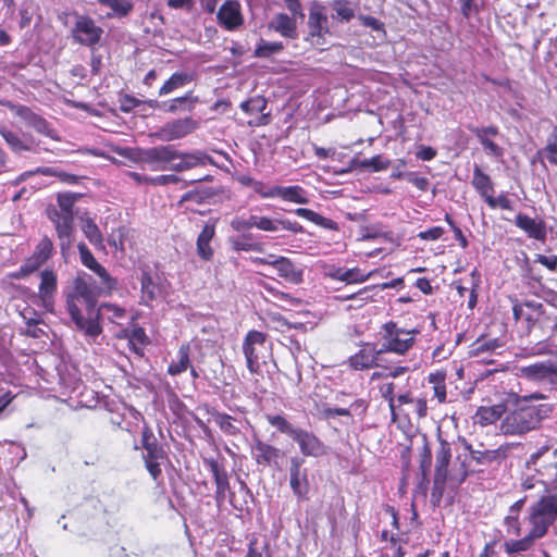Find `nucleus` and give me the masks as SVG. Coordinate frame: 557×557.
<instances>
[{"label":"nucleus","instance_id":"obj_26","mask_svg":"<svg viewBox=\"0 0 557 557\" xmlns=\"http://www.w3.org/2000/svg\"><path fill=\"white\" fill-rule=\"evenodd\" d=\"M255 228L263 232H277L278 230H286L293 234H301L305 232L304 226L297 221L288 219H272L265 215H253Z\"/></svg>","mask_w":557,"mask_h":557},{"label":"nucleus","instance_id":"obj_18","mask_svg":"<svg viewBox=\"0 0 557 557\" xmlns=\"http://www.w3.org/2000/svg\"><path fill=\"white\" fill-rule=\"evenodd\" d=\"M428 406L425 398L413 397L410 393L398 396L396 403H392V418H410L417 416L422 418L426 414Z\"/></svg>","mask_w":557,"mask_h":557},{"label":"nucleus","instance_id":"obj_25","mask_svg":"<svg viewBox=\"0 0 557 557\" xmlns=\"http://www.w3.org/2000/svg\"><path fill=\"white\" fill-rule=\"evenodd\" d=\"M216 235V220H209L205 223L196 239V252L203 262H210L214 257L212 240Z\"/></svg>","mask_w":557,"mask_h":557},{"label":"nucleus","instance_id":"obj_28","mask_svg":"<svg viewBox=\"0 0 557 557\" xmlns=\"http://www.w3.org/2000/svg\"><path fill=\"white\" fill-rule=\"evenodd\" d=\"M177 162L173 163L170 170L183 172L190 169L213 164V159L206 152L196 150L193 152H182L176 149Z\"/></svg>","mask_w":557,"mask_h":557},{"label":"nucleus","instance_id":"obj_20","mask_svg":"<svg viewBox=\"0 0 557 557\" xmlns=\"http://www.w3.org/2000/svg\"><path fill=\"white\" fill-rule=\"evenodd\" d=\"M198 126V122L190 116L176 119L160 127L154 133V137L162 141H172L191 134Z\"/></svg>","mask_w":557,"mask_h":557},{"label":"nucleus","instance_id":"obj_6","mask_svg":"<svg viewBox=\"0 0 557 557\" xmlns=\"http://www.w3.org/2000/svg\"><path fill=\"white\" fill-rule=\"evenodd\" d=\"M52 239L44 235L35 246L32 255L25 259L23 264L13 272L8 273L10 280H25L44 267L54 255Z\"/></svg>","mask_w":557,"mask_h":557},{"label":"nucleus","instance_id":"obj_35","mask_svg":"<svg viewBox=\"0 0 557 557\" xmlns=\"http://www.w3.org/2000/svg\"><path fill=\"white\" fill-rule=\"evenodd\" d=\"M176 159V149L171 145L151 147L143 152V161L149 164L173 163Z\"/></svg>","mask_w":557,"mask_h":557},{"label":"nucleus","instance_id":"obj_7","mask_svg":"<svg viewBox=\"0 0 557 557\" xmlns=\"http://www.w3.org/2000/svg\"><path fill=\"white\" fill-rule=\"evenodd\" d=\"M270 351L268 346V335L257 330H250L243 341V352L246 359V366L250 373H259L261 364L265 363V358Z\"/></svg>","mask_w":557,"mask_h":557},{"label":"nucleus","instance_id":"obj_61","mask_svg":"<svg viewBox=\"0 0 557 557\" xmlns=\"http://www.w3.org/2000/svg\"><path fill=\"white\" fill-rule=\"evenodd\" d=\"M98 309H100V315H106L111 322L116 324L126 317V310L114 304H102Z\"/></svg>","mask_w":557,"mask_h":557},{"label":"nucleus","instance_id":"obj_31","mask_svg":"<svg viewBox=\"0 0 557 557\" xmlns=\"http://www.w3.org/2000/svg\"><path fill=\"white\" fill-rule=\"evenodd\" d=\"M268 101L263 96H255L243 101L239 108L247 114L261 113L255 122L249 121L250 126H264L270 123V113H263L267 109Z\"/></svg>","mask_w":557,"mask_h":557},{"label":"nucleus","instance_id":"obj_37","mask_svg":"<svg viewBox=\"0 0 557 557\" xmlns=\"http://www.w3.org/2000/svg\"><path fill=\"white\" fill-rule=\"evenodd\" d=\"M251 453L256 462L263 467L270 466L280 455V450L276 447L261 440H256Z\"/></svg>","mask_w":557,"mask_h":557},{"label":"nucleus","instance_id":"obj_46","mask_svg":"<svg viewBox=\"0 0 557 557\" xmlns=\"http://www.w3.org/2000/svg\"><path fill=\"white\" fill-rule=\"evenodd\" d=\"M367 410V403L363 399H356L354 403L349 405V407H336L330 408L326 407L323 409V412L327 416L336 414V416H363Z\"/></svg>","mask_w":557,"mask_h":557},{"label":"nucleus","instance_id":"obj_45","mask_svg":"<svg viewBox=\"0 0 557 557\" xmlns=\"http://www.w3.org/2000/svg\"><path fill=\"white\" fill-rule=\"evenodd\" d=\"M82 231L85 237L96 248H104L103 236L99 226L96 224L94 219L87 216L82 219Z\"/></svg>","mask_w":557,"mask_h":557},{"label":"nucleus","instance_id":"obj_11","mask_svg":"<svg viewBox=\"0 0 557 557\" xmlns=\"http://www.w3.org/2000/svg\"><path fill=\"white\" fill-rule=\"evenodd\" d=\"M517 375L535 384L548 385L552 391H557V360L537 361L521 367Z\"/></svg>","mask_w":557,"mask_h":557},{"label":"nucleus","instance_id":"obj_38","mask_svg":"<svg viewBox=\"0 0 557 557\" xmlns=\"http://www.w3.org/2000/svg\"><path fill=\"white\" fill-rule=\"evenodd\" d=\"M471 276V288H468L467 286L462 285V280L454 281V285L456 287V290L459 295V297L463 298L466 294L469 295L468 297V308L473 309L476 306L478 302V288L481 283V274L476 269L472 270L470 273Z\"/></svg>","mask_w":557,"mask_h":557},{"label":"nucleus","instance_id":"obj_1","mask_svg":"<svg viewBox=\"0 0 557 557\" xmlns=\"http://www.w3.org/2000/svg\"><path fill=\"white\" fill-rule=\"evenodd\" d=\"M98 293L87 274H78L73 278L72 289L66 295L67 312L76 327L86 335L96 337L102 332L100 309L97 306Z\"/></svg>","mask_w":557,"mask_h":557},{"label":"nucleus","instance_id":"obj_4","mask_svg":"<svg viewBox=\"0 0 557 557\" xmlns=\"http://www.w3.org/2000/svg\"><path fill=\"white\" fill-rule=\"evenodd\" d=\"M418 329L407 330L400 327L395 321L382 324L380 335L382 338V351L394 352L404 356L416 345Z\"/></svg>","mask_w":557,"mask_h":557},{"label":"nucleus","instance_id":"obj_8","mask_svg":"<svg viewBox=\"0 0 557 557\" xmlns=\"http://www.w3.org/2000/svg\"><path fill=\"white\" fill-rule=\"evenodd\" d=\"M278 430L286 433L293 441L297 442L304 456L321 457L326 454L324 443L313 433L294 428L288 420H270Z\"/></svg>","mask_w":557,"mask_h":557},{"label":"nucleus","instance_id":"obj_48","mask_svg":"<svg viewBox=\"0 0 557 557\" xmlns=\"http://www.w3.org/2000/svg\"><path fill=\"white\" fill-rule=\"evenodd\" d=\"M377 370L373 371L370 375V381H377L388 377H398L404 375L409 371V367L400 366V364H387L383 366L379 363V367H375Z\"/></svg>","mask_w":557,"mask_h":557},{"label":"nucleus","instance_id":"obj_36","mask_svg":"<svg viewBox=\"0 0 557 557\" xmlns=\"http://www.w3.org/2000/svg\"><path fill=\"white\" fill-rule=\"evenodd\" d=\"M471 185L484 201L490 195L495 193L494 183L491 176L474 164Z\"/></svg>","mask_w":557,"mask_h":557},{"label":"nucleus","instance_id":"obj_64","mask_svg":"<svg viewBox=\"0 0 557 557\" xmlns=\"http://www.w3.org/2000/svg\"><path fill=\"white\" fill-rule=\"evenodd\" d=\"M432 467V453L431 449L425 446L420 454L419 469L422 475V483H429V473Z\"/></svg>","mask_w":557,"mask_h":557},{"label":"nucleus","instance_id":"obj_30","mask_svg":"<svg viewBox=\"0 0 557 557\" xmlns=\"http://www.w3.org/2000/svg\"><path fill=\"white\" fill-rule=\"evenodd\" d=\"M540 532L530 527L528 533L521 539H510L505 541L504 550L509 557H516L517 555H522L525 552L531 550L535 542L540 539H543Z\"/></svg>","mask_w":557,"mask_h":557},{"label":"nucleus","instance_id":"obj_32","mask_svg":"<svg viewBox=\"0 0 557 557\" xmlns=\"http://www.w3.org/2000/svg\"><path fill=\"white\" fill-rule=\"evenodd\" d=\"M470 131L488 153L495 157H500L503 154V149L493 140L494 137L499 135V128L496 125L473 127L470 128Z\"/></svg>","mask_w":557,"mask_h":557},{"label":"nucleus","instance_id":"obj_53","mask_svg":"<svg viewBox=\"0 0 557 557\" xmlns=\"http://www.w3.org/2000/svg\"><path fill=\"white\" fill-rule=\"evenodd\" d=\"M333 13L331 15L332 20L338 22H349L355 16V11L350 7V2L348 0H335L332 3Z\"/></svg>","mask_w":557,"mask_h":557},{"label":"nucleus","instance_id":"obj_41","mask_svg":"<svg viewBox=\"0 0 557 557\" xmlns=\"http://www.w3.org/2000/svg\"><path fill=\"white\" fill-rule=\"evenodd\" d=\"M21 317L26 324L25 330L22 332L23 335L32 338H41L47 335L46 331L39 326L40 324H44V320L39 312L32 310V317H28L27 311H21Z\"/></svg>","mask_w":557,"mask_h":557},{"label":"nucleus","instance_id":"obj_44","mask_svg":"<svg viewBox=\"0 0 557 557\" xmlns=\"http://www.w3.org/2000/svg\"><path fill=\"white\" fill-rule=\"evenodd\" d=\"M193 81H194V76L191 74L185 73V72H175L160 87L159 96L168 95V94L174 91L175 89L184 87L185 85L191 83Z\"/></svg>","mask_w":557,"mask_h":557},{"label":"nucleus","instance_id":"obj_50","mask_svg":"<svg viewBox=\"0 0 557 557\" xmlns=\"http://www.w3.org/2000/svg\"><path fill=\"white\" fill-rule=\"evenodd\" d=\"M101 5L108 7L112 10V13L108 14V17H125L134 9L133 0H97Z\"/></svg>","mask_w":557,"mask_h":557},{"label":"nucleus","instance_id":"obj_47","mask_svg":"<svg viewBox=\"0 0 557 557\" xmlns=\"http://www.w3.org/2000/svg\"><path fill=\"white\" fill-rule=\"evenodd\" d=\"M230 243L234 251H263V244L260 242H255L251 234H243L242 236L234 237L230 240Z\"/></svg>","mask_w":557,"mask_h":557},{"label":"nucleus","instance_id":"obj_43","mask_svg":"<svg viewBox=\"0 0 557 557\" xmlns=\"http://www.w3.org/2000/svg\"><path fill=\"white\" fill-rule=\"evenodd\" d=\"M294 213L311 223L330 231H338V224L332 219L325 218L308 208H297Z\"/></svg>","mask_w":557,"mask_h":557},{"label":"nucleus","instance_id":"obj_3","mask_svg":"<svg viewBox=\"0 0 557 557\" xmlns=\"http://www.w3.org/2000/svg\"><path fill=\"white\" fill-rule=\"evenodd\" d=\"M451 459V449L447 443H442L436 450L435 456V473L433 480V487L431 492V500L433 505H438L445 491L446 482L451 481L456 484L463 483L470 474L482 473L483 469H471L467 457L462 460L460 456L457 457L459 461L458 467H454L450 471L448 469Z\"/></svg>","mask_w":557,"mask_h":557},{"label":"nucleus","instance_id":"obj_10","mask_svg":"<svg viewBox=\"0 0 557 557\" xmlns=\"http://www.w3.org/2000/svg\"><path fill=\"white\" fill-rule=\"evenodd\" d=\"M205 466L211 472L214 483H215V503L218 506H221L228 494V502L232 507L238 511H243V505H237L235 502V494L231 492L230 487V476L225 469V466L220 462L218 459L209 457L203 458Z\"/></svg>","mask_w":557,"mask_h":557},{"label":"nucleus","instance_id":"obj_63","mask_svg":"<svg viewBox=\"0 0 557 557\" xmlns=\"http://www.w3.org/2000/svg\"><path fill=\"white\" fill-rule=\"evenodd\" d=\"M461 14L469 18L472 14H479L486 7V0H458Z\"/></svg>","mask_w":557,"mask_h":557},{"label":"nucleus","instance_id":"obj_16","mask_svg":"<svg viewBox=\"0 0 557 557\" xmlns=\"http://www.w3.org/2000/svg\"><path fill=\"white\" fill-rule=\"evenodd\" d=\"M304 465L305 459L300 457H292L289 460V486L298 500H308L310 493L308 469Z\"/></svg>","mask_w":557,"mask_h":557},{"label":"nucleus","instance_id":"obj_57","mask_svg":"<svg viewBox=\"0 0 557 557\" xmlns=\"http://www.w3.org/2000/svg\"><path fill=\"white\" fill-rule=\"evenodd\" d=\"M140 292L143 301L148 305L156 299L157 285L149 271H143L140 276Z\"/></svg>","mask_w":557,"mask_h":557},{"label":"nucleus","instance_id":"obj_13","mask_svg":"<svg viewBox=\"0 0 557 557\" xmlns=\"http://www.w3.org/2000/svg\"><path fill=\"white\" fill-rule=\"evenodd\" d=\"M547 396L541 392H534L530 395L520 396L516 393H509L504 401L493 405L490 408L480 407L478 414L486 413L487 411L491 412V416L493 418H502L504 414H506L508 411H511L512 413H517L518 411L524 412V410L529 409L528 404L531 400H543L546 399Z\"/></svg>","mask_w":557,"mask_h":557},{"label":"nucleus","instance_id":"obj_51","mask_svg":"<svg viewBox=\"0 0 557 557\" xmlns=\"http://www.w3.org/2000/svg\"><path fill=\"white\" fill-rule=\"evenodd\" d=\"M149 344V338L141 326H136L132 330L128 336V347L139 357L145 354V347Z\"/></svg>","mask_w":557,"mask_h":557},{"label":"nucleus","instance_id":"obj_22","mask_svg":"<svg viewBox=\"0 0 557 557\" xmlns=\"http://www.w3.org/2000/svg\"><path fill=\"white\" fill-rule=\"evenodd\" d=\"M533 466L535 472L542 476L545 485L557 484V448L553 451L552 456L544 458V454L537 451L531 455L528 467Z\"/></svg>","mask_w":557,"mask_h":557},{"label":"nucleus","instance_id":"obj_49","mask_svg":"<svg viewBox=\"0 0 557 557\" xmlns=\"http://www.w3.org/2000/svg\"><path fill=\"white\" fill-rule=\"evenodd\" d=\"M198 101V97L194 96L193 91H187L184 96L170 100L165 111L170 113H175L177 111H193Z\"/></svg>","mask_w":557,"mask_h":557},{"label":"nucleus","instance_id":"obj_59","mask_svg":"<svg viewBox=\"0 0 557 557\" xmlns=\"http://www.w3.org/2000/svg\"><path fill=\"white\" fill-rule=\"evenodd\" d=\"M283 49L284 45L281 41L269 42L260 39L253 54L256 58H270L271 55L281 52Z\"/></svg>","mask_w":557,"mask_h":557},{"label":"nucleus","instance_id":"obj_14","mask_svg":"<svg viewBox=\"0 0 557 557\" xmlns=\"http://www.w3.org/2000/svg\"><path fill=\"white\" fill-rule=\"evenodd\" d=\"M4 106L16 116L22 119L27 126L34 128L37 133L53 140H59V136L57 135V132L51 126V124L44 116L33 111L29 107L13 103L11 101L5 102Z\"/></svg>","mask_w":557,"mask_h":557},{"label":"nucleus","instance_id":"obj_24","mask_svg":"<svg viewBox=\"0 0 557 557\" xmlns=\"http://www.w3.org/2000/svg\"><path fill=\"white\" fill-rule=\"evenodd\" d=\"M38 297L47 311L53 310L54 297L58 292V274L53 269H45L39 274Z\"/></svg>","mask_w":557,"mask_h":557},{"label":"nucleus","instance_id":"obj_58","mask_svg":"<svg viewBox=\"0 0 557 557\" xmlns=\"http://www.w3.org/2000/svg\"><path fill=\"white\" fill-rule=\"evenodd\" d=\"M81 195L75 193H59L57 195V202L59 206V212H62L64 215L74 216V205L78 200Z\"/></svg>","mask_w":557,"mask_h":557},{"label":"nucleus","instance_id":"obj_40","mask_svg":"<svg viewBox=\"0 0 557 557\" xmlns=\"http://www.w3.org/2000/svg\"><path fill=\"white\" fill-rule=\"evenodd\" d=\"M190 344L183 343L177 350V360L172 361L168 367V373L176 376L187 371L191 364L190 360Z\"/></svg>","mask_w":557,"mask_h":557},{"label":"nucleus","instance_id":"obj_56","mask_svg":"<svg viewBox=\"0 0 557 557\" xmlns=\"http://www.w3.org/2000/svg\"><path fill=\"white\" fill-rule=\"evenodd\" d=\"M510 420H505V422L502 424V430L506 434H522L525 433L532 429H536L539 426L540 420H512L513 422H517L515 425L513 423H509Z\"/></svg>","mask_w":557,"mask_h":557},{"label":"nucleus","instance_id":"obj_52","mask_svg":"<svg viewBox=\"0 0 557 557\" xmlns=\"http://www.w3.org/2000/svg\"><path fill=\"white\" fill-rule=\"evenodd\" d=\"M0 135L13 152L32 150L30 146L26 144L16 133L12 132L3 125H0Z\"/></svg>","mask_w":557,"mask_h":557},{"label":"nucleus","instance_id":"obj_27","mask_svg":"<svg viewBox=\"0 0 557 557\" xmlns=\"http://www.w3.org/2000/svg\"><path fill=\"white\" fill-rule=\"evenodd\" d=\"M146 450L144 461L149 474L153 480H158L162 474L161 465L168 459V454L159 442L143 446Z\"/></svg>","mask_w":557,"mask_h":557},{"label":"nucleus","instance_id":"obj_2","mask_svg":"<svg viewBox=\"0 0 557 557\" xmlns=\"http://www.w3.org/2000/svg\"><path fill=\"white\" fill-rule=\"evenodd\" d=\"M516 322H523L529 334L536 338H550L557 333V298L553 301L516 302L512 307Z\"/></svg>","mask_w":557,"mask_h":557},{"label":"nucleus","instance_id":"obj_15","mask_svg":"<svg viewBox=\"0 0 557 557\" xmlns=\"http://www.w3.org/2000/svg\"><path fill=\"white\" fill-rule=\"evenodd\" d=\"M103 29L88 15H77L72 28V37L75 42L95 47L101 40Z\"/></svg>","mask_w":557,"mask_h":557},{"label":"nucleus","instance_id":"obj_60","mask_svg":"<svg viewBox=\"0 0 557 557\" xmlns=\"http://www.w3.org/2000/svg\"><path fill=\"white\" fill-rule=\"evenodd\" d=\"M543 153L550 164L557 166V126L555 125L547 136Z\"/></svg>","mask_w":557,"mask_h":557},{"label":"nucleus","instance_id":"obj_19","mask_svg":"<svg viewBox=\"0 0 557 557\" xmlns=\"http://www.w3.org/2000/svg\"><path fill=\"white\" fill-rule=\"evenodd\" d=\"M382 349H376L373 343H362L360 348L351 355L346 363L354 371H366L379 367Z\"/></svg>","mask_w":557,"mask_h":557},{"label":"nucleus","instance_id":"obj_5","mask_svg":"<svg viewBox=\"0 0 557 557\" xmlns=\"http://www.w3.org/2000/svg\"><path fill=\"white\" fill-rule=\"evenodd\" d=\"M544 493L529 507L527 521L545 536L549 527L557 520V494L549 490Z\"/></svg>","mask_w":557,"mask_h":557},{"label":"nucleus","instance_id":"obj_62","mask_svg":"<svg viewBox=\"0 0 557 557\" xmlns=\"http://www.w3.org/2000/svg\"><path fill=\"white\" fill-rule=\"evenodd\" d=\"M484 202L492 210L502 209L507 211L513 210V205L511 199L507 196L506 193H500L497 197L494 194L490 195Z\"/></svg>","mask_w":557,"mask_h":557},{"label":"nucleus","instance_id":"obj_23","mask_svg":"<svg viewBox=\"0 0 557 557\" xmlns=\"http://www.w3.org/2000/svg\"><path fill=\"white\" fill-rule=\"evenodd\" d=\"M218 24L227 32L237 30L244 25V15L238 0H226L216 13Z\"/></svg>","mask_w":557,"mask_h":557},{"label":"nucleus","instance_id":"obj_33","mask_svg":"<svg viewBox=\"0 0 557 557\" xmlns=\"http://www.w3.org/2000/svg\"><path fill=\"white\" fill-rule=\"evenodd\" d=\"M269 28L288 39H297V18L287 13H277L269 23Z\"/></svg>","mask_w":557,"mask_h":557},{"label":"nucleus","instance_id":"obj_21","mask_svg":"<svg viewBox=\"0 0 557 557\" xmlns=\"http://www.w3.org/2000/svg\"><path fill=\"white\" fill-rule=\"evenodd\" d=\"M509 446L500 445L496 449L475 450L470 447V459L479 467L478 469L498 470L508 457Z\"/></svg>","mask_w":557,"mask_h":557},{"label":"nucleus","instance_id":"obj_54","mask_svg":"<svg viewBox=\"0 0 557 557\" xmlns=\"http://www.w3.org/2000/svg\"><path fill=\"white\" fill-rule=\"evenodd\" d=\"M216 196V191L212 188H201V189H193L186 191L180 199L178 206H182L183 203L187 201H194L197 205H201L207 202L212 197Z\"/></svg>","mask_w":557,"mask_h":557},{"label":"nucleus","instance_id":"obj_17","mask_svg":"<svg viewBox=\"0 0 557 557\" xmlns=\"http://www.w3.org/2000/svg\"><path fill=\"white\" fill-rule=\"evenodd\" d=\"M77 249L82 264L98 276L101 287L109 292L115 289L117 285L116 280L112 277L107 269L97 261L87 245L84 242H81L77 245Z\"/></svg>","mask_w":557,"mask_h":557},{"label":"nucleus","instance_id":"obj_29","mask_svg":"<svg viewBox=\"0 0 557 557\" xmlns=\"http://www.w3.org/2000/svg\"><path fill=\"white\" fill-rule=\"evenodd\" d=\"M515 224L523 231L529 238L544 243L547 237L546 223L544 220L533 219L524 213H518L515 218Z\"/></svg>","mask_w":557,"mask_h":557},{"label":"nucleus","instance_id":"obj_34","mask_svg":"<svg viewBox=\"0 0 557 557\" xmlns=\"http://www.w3.org/2000/svg\"><path fill=\"white\" fill-rule=\"evenodd\" d=\"M275 270L281 278L290 284L298 285L304 281L302 269L298 268L287 257H278V261L275 262Z\"/></svg>","mask_w":557,"mask_h":557},{"label":"nucleus","instance_id":"obj_39","mask_svg":"<svg viewBox=\"0 0 557 557\" xmlns=\"http://www.w3.org/2000/svg\"><path fill=\"white\" fill-rule=\"evenodd\" d=\"M276 198L284 201L307 205L309 202L307 190L299 185L276 186Z\"/></svg>","mask_w":557,"mask_h":557},{"label":"nucleus","instance_id":"obj_9","mask_svg":"<svg viewBox=\"0 0 557 557\" xmlns=\"http://www.w3.org/2000/svg\"><path fill=\"white\" fill-rule=\"evenodd\" d=\"M331 34L326 8L321 2L313 1L309 8L305 41L320 47L326 44V37Z\"/></svg>","mask_w":557,"mask_h":557},{"label":"nucleus","instance_id":"obj_42","mask_svg":"<svg viewBox=\"0 0 557 557\" xmlns=\"http://www.w3.org/2000/svg\"><path fill=\"white\" fill-rule=\"evenodd\" d=\"M446 370H436L435 372H431L426 380L428 383L432 385L433 389V398L437 399L440 404L446 401L447 389H446Z\"/></svg>","mask_w":557,"mask_h":557},{"label":"nucleus","instance_id":"obj_55","mask_svg":"<svg viewBox=\"0 0 557 557\" xmlns=\"http://www.w3.org/2000/svg\"><path fill=\"white\" fill-rule=\"evenodd\" d=\"M505 343L500 338H490L487 336H481L472 344L471 352L472 355L478 356L486 351H494L503 347Z\"/></svg>","mask_w":557,"mask_h":557},{"label":"nucleus","instance_id":"obj_12","mask_svg":"<svg viewBox=\"0 0 557 557\" xmlns=\"http://www.w3.org/2000/svg\"><path fill=\"white\" fill-rule=\"evenodd\" d=\"M46 215L54 226L60 250L64 256L73 246L75 235L74 216L64 215L53 205H49L46 208Z\"/></svg>","mask_w":557,"mask_h":557}]
</instances>
